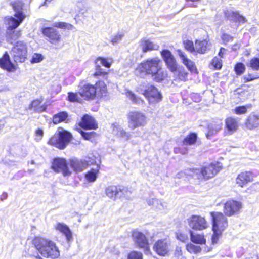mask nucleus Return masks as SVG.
Returning a JSON list of instances; mask_svg holds the SVG:
<instances>
[{"label":"nucleus","mask_w":259,"mask_h":259,"mask_svg":"<svg viewBox=\"0 0 259 259\" xmlns=\"http://www.w3.org/2000/svg\"><path fill=\"white\" fill-rule=\"evenodd\" d=\"M79 87L78 94L85 100H93L96 97L101 98L106 95V85L102 81L97 82L95 85L82 82Z\"/></svg>","instance_id":"1"},{"label":"nucleus","mask_w":259,"mask_h":259,"mask_svg":"<svg viewBox=\"0 0 259 259\" xmlns=\"http://www.w3.org/2000/svg\"><path fill=\"white\" fill-rule=\"evenodd\" d=\"M222 168L221 163H212L201 168L190 169L187 171V174L199 181H205L214 177Z\"/></svg>","instance_id":"2"},{"label":"nucleus","mask_w":259,"mask_h":259,"mask_svg":"<svg viewBox=\"0 0 259 259\" xmlns=\"http://www.w3.org/2000/svg\"><path fill=\"white\" fill-rule=\"evenodd\" d=\"M33 244L44 257L54 259L60 255L58 248L51 241L36 237L33 240Z\"/></svg>","instance_id":"3"},{"label":"nucleus","mask_w":259,"mask_h":259,"mask_svg":"<svg viewBox=\"0 0 259 259\" xmlns=\"http://www.w3.org/2000/svg\"><path fill=\"white\" fill-rule=\"evenodd\" d=\"M15 14L14 16L5 18V22L13 28H17L26 17L23 12L24 4L21 1L16 0L12 4Z\"/></svg>","instance_id":"4"},{"label":"nucleus","mask_w":259,"mask_h":259,"mask_svg":"<svg viewBox=\"0 0 259 259\" xmlns=\"http://www.w3.org/2000/svg\"><path fill=\"white\" fill-rule=\"evenodd\" d=\"M160 62V59L157 58L148 59L139 65L136 70V73L141 77L146 74H154L158 71Z\"/></svg>","instance_id":"5"},{"label":"nucleus","mask_w":259,"mask_h":259,"mask_svg":"<svg viewBox=\"0 0 259 259\" xmlns=\"http://www.w3.org/2000/svg\"><path fill=\"white\" fill-rule=\"evenodd\" d=\"M72 138L69 132L61 128L57 134H55L48 141V144L59 149H64L70 142Z\"/></svg>","instance_id":"6"},{"label":"nucleus","mask_w":259,"mask_h":259,"mask_svg":"<svg viewBox=\"0 0 259 259\" xmlns=\"http://www.w3.org/2000/svg\"><path fill=\"white\" fill-rule=\"evenodd\" d=\"M10 54L16 63H22L27 58V46L23 41L16 42L10 51Z\"/></svg>","instance_id":"7"},{"label":"nucleus","mask_w":259,"mask_h":259,"mask_svg":"<svg viewBox=\"0 0 259 259\" xmlns=\"http://www.w3.org/2000/svg\"><path fill=\"white\" fill-rule=\"evenodd\" d=\"M128 127L132 130L143 127L146 124L145 114L139 111L130 112L127 115Z\"/></svg>","instance_id":"8"},{"label":"nucleus","mask_w":259,"mask_h":259,"mask_svg":"<svg viewBox=\"0 0 259 259\" xmlns=\"http://www.w3.org/2000/svg\"><path fill=\"white\" fill-rule=\"evenodd\" d=\"M210 214L212 220V230L223 232L228 225L227 218L221 212H211Z\"/></svg>","instance_id":"9"},{"label":"nucleus","mask_w":259,"mask_h":259,"mask_svg":"<svg viewBox=\"0 0 259 259\" xmlns=\"http://www.w3.org/2000/svg\"><path fill=\"white\" fill-rule=\"evenodd\" d=\"M51 168L57 173H61L64 177L70 176L71 174L67 162L64 158H55L52 162Z\"/></svg>","instance_id":"10"},{"label":"nucleus","mask_w":259,"mask_h":259,"mask_svg":"<svg viewBox=\"0 0 259 259\" xmlns=\"http://www.w3.org/2000/svg\"><path fill=\"white\" fill-rule=\"evenodd\" d=\"M106 195L110 198L115 199L117 196L128 197L131 192L127 188L121 186H109L105 190Z\"/></svg>","instance_id":"11"},{"label":"nucleus","mask_w":259,"mask_h":259,"mask_svg":"<svg viewBox=\"0 0 259 259\" xmlns=\"http://www.w3.org/2000/svg\"><path fill=\"white\" fill-rule=\"evenodd\" d=\"M140 93L147 99L150 104H154L162 100V95L157 89L153 85H148L144 90Z\"/></svg>","instance_id":"12"},{"label":"nucleus","mask_w":259,"mask_h":259,"mask_svg":"<svg viewBox=\"0 0 259 259\" xmlns=\"http://www.w3.org/2000/svg\"><path fill=\"white\" fill-rule=\"evenodd\" d=\"M190 228L195 230H202L207 227L205 218L197 215H193L187 220Z\"/></svg>","instance_id":"13"},{"label":"nucleus","mask_w":259,"mask_h":259,"mask_svg":"<svg viewBox=\"0 0 259 259\" xmlns=\"http://www.w3.org/2000/svg\"><path fill=\"white\" fill-rule=\"evenodd\" d=\"M170 241L166 239L157 241L153 246V250L156 253L162 256H165L170 250Z\"/></svg>","instance_id":"14"},{"label":"nucleus","mask_w":259,"mask_h":259,"mask_svg":"<svg viewBox=\"0 0 259 259\" xmlns=\"http://www.w3.org/2000/svg\"><path fill=\"white\" fill-rule=\"evenodd\" d=\"M241 202L230 200L227 201L224 206V212L226 215L232 216L238 213L242 208Z\"/></svg>","instance_id":"15"},{"label":"nucleus","mask_w":259,"mask_h":259,"mask_svg":"<svg viewBox=\"0 0 259 259\" xmlns=\"http://www.w3.org/2000/svg\"><path fill=\"white\" fill-rule=\"evenodd\" d=\"M161 55L169 70L172 72H176L179 66L170 51L167 49L163 50L161 52Z\"/></svg>","instance_id":"16"},{"label":"nucleus","mask_w":259,"mask_h":259,"mask_svg":"<svg viewBox=\"0 0 259 259\" xmlns=\"http://www.w3.org/2000/svg\"><path fill=\"white\" fill-rule=\"evenodd\" d=\"M43 35L49 39V41L52 44H56L61 39V35L59 32L53 27H46L42 28Z\"/></svg>","instance_id":"17"},{"label":"nucleus","mask_w":259,"mask_h":259,"mask_svg":"<svg viewBox=\"0 0 259 259\" xmlns=\"http://www.w3.org/2000/svg\"><path fill=\"white\" fill-rule=\"evenodd\" d=\"M132 237L135 243L138 247L145 249H149L148 240L143 233L138 231H134Z\"/></svg>","instance_id":"18"},{"label":"nucleus","mask_w":259,"mask_h":259,"mask_svg":"<svg viewBox=\"0 0 259 259\" xmlns=\"http://www.w3.org/2000/svg\"><path fill=\"white\" fill-rule=\"evenodd\" d=\"M223 122L222 120L213 121L208 125V132L206 134L207 139H210L211 137L215 135L222 128Z\"/></svg>","instance_id":"19"},{"label":"nucleus","mask_w":259,"mask_h":259,"mask_svg":"<svg viewBox=\"0 0 259 259\" xmlns=\"http://www.w3.org/2000/svg\"><path fill=\"white\" fill-rule=\"evenodd\" d=\"M79 125L84 129H96L97 124L94 118L88 114L84 115L79 123Z\"/></svg>","instance_id":"20"},{"label":"nucleus","mask_w":259,"mask_h":259,"mask_svg":"<svg viewBox=\"0 0 259 259\" xmlns=\"http://www.w3.org/2000/svg\"><path fill=\"white\" fill-rule=\"evenodd\" d=\"M140 46L142 52L146 53L153 50H157L159 45L154 43L149 38H144L140 41Z\"/></svg>","instance_id":"21"},{"label":"nucleus","mask_w":259,"mask_h":259,"mask_svg":"<svg viewBox=\"0 0 259 259\" xmlns=\"http://www.w3.org/2000/svg\"><path fill=\"white\" fill-rule=\"evenodd\" d=\"M244 124L246 128L249 130L259 127V114L249 115L245 120Z\"/></svg>","instance_id":"22"},{"label":"nucleus","mask_w":259,"mask_h":259,"mask_svg":"<svg viewBox=\"0 0 259 259\" xmlns=\"http://www.w3.org/2000/svg\"><path fill=\"white\" fill-rule=\"evenodd\" d=\"M253 180L252 174L250 172L245 171L239 174L236 179V184L243 187L248 183Z\"/></svg>","instance_id":"23"},{"label":"nucleus","mask_w":259,"mask_h":259,"mask_svg":"<svg viewBox=\"0 0 259 259\" xmlns=\"http://www.w3.org/2000/svg\"><path fill=\"white\" fill-rule=\"evenodd\" d=\"M177 53L182 63L186 66L189 71L192 72L196 70L195 63L191 60L187 58L184 52L181 50H178Z\"/></svg>","instance_id":"24"},{"label":"nucleus","mask_w":259,"mask_h":259,"mask_svg":"<svg viewBox=\"0 0 259 259\" xmlns=\"http://www.w3.org/2000/svg\"><path fill=\"white\" fill-rule=\"evenodd\" d=\"M0 66L9 71H14L15 70V67L10 61L8 53L6 52L3 57L0 59Z\"/></svg>","instance_id":"25"},{"label":"nucleus","mask_w":259,"mask_h":259,"mask_svg":"<svg viewBox=\"0 0 259 259\" xmlns=\"http://www.w3.org/2000/svg\"><path fill=\"white\" fill-rule=\"evenodd\" d=\"M70 162L71 167L76 172L82 171L89 165V162L76 158L71 159Z\"/></svg>","instance_id":"26"},{"label":"nucleus","mask_w":259,"mask_h":259,"mask_svg":"<svg viewBox=\"0 0 259 259\" xmlns=\"http://www.w3.org/2000/svg\"><path fill=\"white\" fill-rule=\"evenodd\" d=\"M6 23L8 26L6 32V39L9 42L12 44L21 36V32L15 31L14 30L16 28H13L7 23Z\"/></svg>","instance_id":"27"},{"label":"nucleus","mask_w":259,"mask_h":259,"mask_svg":"<svg viewBox=\"0 0 259 259\" xmlns=\"http://www.w3.org/2000/svg\"><path fill=\"white\" fill-rule=\"evenodd\" d=\"M225 126L229 134L235 132L238 127V122L236 119L228 117L225 120Z\"/></svg>","instance_id":"28"},{"label":"nucleus","mask_w":259,"mask_h":259,"mask_svg":"<svg viewBox=\"0 0 259 259\" xmlns=\"http://www.w3.org/2000/svg\"><path fill=\"white\" fill-rule=\"evenodd\" d=\"M173 73L178 80L183 81L187 80L188 73L183 66H179L176 72Z\"/></svg>","instance_id":"29"},{"label":"nucleus","mask_w":259,"mask_h":259,"mask_svg":"<svg viewBox=\"0 0 259 259\" xmlns=\"http://www.w3.org/2000/svg\"><path fill=\"white\" fill-rule=\"evenodd\" d=\"M56 229L65 235L68 241L72 239L71 231L67 225L62 223H58L57 225Z\"/></svg>","instance_id":"30"},{"label":"nucleus","mask_w":259,"mask_h":259,"mask_svg":"<svg viewBox=\"0 0 259 259\" xmlns=\"http://www.w3.org/2000/svg\"><path fill=\"white\" fill-rule=\"evenodd\" d=\"M191 241L196 244H203L206 242L204 236L201 234H195L192 230L189 231Z\"/></svg>","instance_id":"31"},{"label":"nucleus","mask_w":259,"mask_h":259,"mask_svg":"<svg viewBox=\"0 0 259 259\" xmlns=\"http://www.w3.org/2000/svg\"><path fill=\"white\" fill-rule=\"evenodd\" d=\"M208 42L206 40L202 41L196 40L195 51L200 54H204L207 50Z\"/></svg>","instance_id":"32"},{"label":"nucleus","mask_w":259,"mask_h":259,"mask_svg":"<svg viewBox=\"0 0 259 259\" xmlns=\"http://www.w3.org/2000/svg\"><path fill=\"white\" fill-rule=\"evenodd\" d=\"M68 116V113L65 111L60 112L53 116V122L57 124L60 122L64 121Z\"/></svg>","instance_id":"33"},{"label":"nucleus","mask_w":259,"mask_h":259,"mask_svg":"<svg viewBox=\"0 0 259 259\" xmlns=\"http://www.w3.org/2000/svg\"><path fill=\"white\" fill-rule=\"evenodd\" d=\"M40 103L41 101L40 100H34L30 105L29 109L38 112L45 111L46 107L45 105H40Z\"/></svg>","instance_id":"34"},{"label":"nucleus","mask_w":259,"mask_h":259,"mask_svg":"<svg viewBox=\"0 0 259 259\" xmlns=\"http://www.w3.org/2000/svg\"><path fill=\"white\" fill-rule=\"evenodd\" d=\"M99 167L98 166L97 169H92L85 175V178L89 182H94L97 178V174L99 172Z\"/></svg>","instance_id":"35"},{"label":"nucleus","mask_w":259,"mask_h":259,"mask_svg":"<svg viewBox=\"0 0 259 259\" xmlns=\"http://www.w3.org/2000/svg\"><path fill=\"white\" fill-rule=\"evenodd\" d=\"M153 79L157 82H160L164 79L167 76V73L166 71H163L159 66L158 68L157 72H155L154 74H152Z\"/></svg>","instance_id":"36"},{"label":"nucleus","mask_w":259,"mask_h":259,"mask_svg":"<svg viewBox=\"0 0 259 259\" xmlns=\"http://www.w3.org/2000/svg\"><path fill=\"white\" fill-rule=\"evenodd\" d=\"M197 136L195 133H191L188 135L183 141V144L185 146L191 145L195 143Z\"/></svg>","instance_id":"37"},{"label":"nucleus","mask_w":259,"mask_h":259,"mask_svg":"<svg viewBox=\"0 0 259 259\" xmlns=\"http://www.w3.org/2000/svg\"><path fill=\"white\" fill-rule=\"evenodd\" d=\"M126 96L127 98L131 100L134 103L140 104L144 102V101L141 98L137 97L131 91H127L126 92Z\"/></svg>","instance_id":"38"},{"label":"nucleus","mask_w":259,"mask_h":259,"mask_svg":"<svg viewBox=\"0 0 259 259\" xmlns=\"http://www.w3.org/2000/svg\"><path fill=\"white\" fill-rule=\"evenodd\" d=\"M252 105L250 104H246L244 106H240L236 107L234 109V112L236 114H243L247 112V109L250 108Z\"/></svg>","instance_id":"39"},{"label":"nucleus","mask_w":259,"mask_h":259,"mask_svg":"<svg viewBox=\"0 0 259 259\" xmlns=\"http://www.w3.org/2000/svg\"><path fill=\"white\" fill-rule=\"evenodd\" d=\"M186 249L190 253L195 254L200 252L201 250V248L200 246L194 245L192 243L188 244L186 246Z\"/></svg>","instance_id":"40"},{"label":"nucleus","mask_w":259,"mask_h":259,"mask_svg":"<svg viewBox=\"0 0 259 259\" xmlns=\"http://www.w3.org/2000/svg\"><path fill=\"white\" fill-rule=\"evenodd\" d=\"M183 45L185 49L188 51L192 53L195 52V47L194 46L192 41L189 40H184L183 41Z\"/></svg>","instance_id":"41"},{"label":"nucleus","mask_w":259,"mask_h":259,"mask_svg":"<svg viewBox=\"0 0 259 259\" xmlns=\"http://www.w3.org/2000/svg\"><path fill=\"white\" fill-rule=\"evenodd\" d=\"M249 66L254 70H259V57H254L250 59Z\"/></svg>","instance_id":"42"},{"label":"nucleus","mask_w":259,"mask_h":259,"mask_svg":"<svg viewBox=\"0 0 259 259\" xmlns=\"http://www.w3.org/2000/svg\"><path fill=\"white\" fill-rule=\"evenodd\" d=\"M53 26L69 30H71L74 27L72 25L65 22H55L53 23Z\"/></svg>","instance_id":"43"},{"label":"nucleus","mask_w":259,"mask_h":259,"mask_svg":"<svg viewBox=\"0 0 259 259\" xmlns=\"http://www.w3.org/2000/svg\"><path fill=\"white\" fill-rule=\"evenodd\" d=\"M154 203H156L155 207L160 210H164L167 208V204L164 202H162L159 200H151Z\"/></svg>","instance_id":"44"},{"label":"nucleus","mask_w":259,"mask_h":259,"mask_svg":"<svg viewBox=\"0 0 259 259\" xmlns=\"http://www.w3.org/2000/svg\"><path fill=\"white\" fill-rule=\"evenodd\" d=\"M68 99L70 102H79L81 100L78 94L76 93L69 92Z\"/></svg>","instance_id":"45"},{"label":"nucleus","mask_w":259,"mask_h":259,"mask_svg":"<svg viewBox=\"0 0 259 259\" xmlns=\"http://www.w3.org/2000/svg\"><path fill=\"white\" fill-rule=\"evenodd\" d=\"M127 259H143V255L140 252L133 251L128 253Z\"/></svg>","instance_id":"46"},{"label":"nucleus","mask_w":259,"mask_h":259,"mask_svg":"<svg viewBox=\"0 0 259 259\" xmlns=\"http://www.w3.org/2000/svg\"><path fill=\"white\" fill-rule=\"evenodd\" d=\"M234 69L237 75H241L244 73L245 67L242 63H238L235 65Z\"/></svg>","instance_id":"47"},{"label":"nucleus","mask_w":259,"mask_h":259,"mask_svg":"<svg viewBox=\"0 0 259 259\" xmlns=\"http://www.w3.org/2000/svg\"><path fill=\"white\" fill-rule=\"evenodd\" d=\"M100 62V63L103 66L109 68L111 66V62L107 59L99 57L97 58L96 63L98 65V63Z\"/></svg>","instance_id":"48"},{"label":"nucleus","mask_w":259,"mask_h":259,"mask_svg":"<svg viewBox=\"0 0 259 259\" xmlns=\"http://www.w3.org/2000/svg\"><path fill=\"white\" fill-rule=\"evenodd\" d=\"M237 14L238 12H234L231 10H227L225 12V16L227 18V19L234 21H235V19Z\"/></svg>","instance_id":"49"},{"label":"nucleus","mask_w":259,"mask_h":259,"mask_svg":"<svg viewBox=\"0 0 259 259\" xmlns=\"http://www.w3.org/2000/svg\"><path fill=\"white\" fill-rule=\"evenodd\" d=\"M80 134L82 137L85 139L89 140L92 138L94 137L96 135V133L94 132H84L82 131H80Z\"/></svg>","instance_id":"50"},{"label":"nucleus","mask_w":259,"mask_h":259,"mask_svg":"<svg viewBox=\"0 0 259 259\" xmlns=\"http://www.w3.org/2000/svg\"><path fill=\"white\" fill-rule=\"evenodd\" d=\"M123 33H118L115 35L112 39L111 42L113 45H115L119 43L124 36Z\"/></svg>","instance_id":"51"},{"label":"nucleus","mask_w":259,"mask_h":259,"mask_svg":"<svg viewBox=\"0 0 259 259\" xmlns=\"http://www.w3.org/2000/svg\"><path fill=\"white\" fill-rule=\"evenodd\" d=\"M44 59L42 55L40 54H34L31 58L32 63H37L41 62Z\"/></svg>","instance_id":"52"},{"label":"nucleus","mask_w":259,"mask_h":259,"mask_svg":"<svg viewBox=\"0 0 259 259\" xmlns=\"http://www.w3.org/2000/svg\"><path fill=\"white\" fill-rule=\"evenodd\" d=\"M244 82H247L255 79L259 78V73L255 74H249L244 76Z\"/></svg>","instance_id":"53"},{"label":"nucleus","mask_w":259,"mask_h":259,"mask_svg":"<svg viewBox=\"0 0 259 259\" xmlns=\"http://www.w3.org/2000/svg\"><path fill=\"white\" fill-rule=\"evenodd\" d=\"M183 253L182 248L179 246H177L175 248L174 253V259H179L181 258V257H183Z\"/></svg>","instance_id":"54"},{"label":"nucleus","mask_w":259,"mask_h":259,"mask_svg":"<svg viewBox=\"0 0 259 259\" xmlns=\"http://www.w3.org/2000/svg\"><path fill=\"white\" fill-rule=\"evenodd\" d=\"M212 65L217 69H220L222 67L221 60L217 57H214L211 62Z\"/></svg>","instance_id":"55"},{"label":"nucleus","mask_w":259,"mask_h":259,"mask_svg":"<svg viewBox=\"0 0 259 259\" xmlns=\"http://www.w3.org/2000/svg\"><path fill=\"white\" fill-rule=\"evenodd\" d=\"M176 237L177 239L183 242H185L188 240L187 235L181 232H178L176 233Z\"/></svg>","instance_id":"56"},{"label":"nucleus","mask_w":259,"mask_h":259,"mask_svg":"<svg viewBox=\"0 0 259 259\" xmlns=\"http://www.w3.org/2000/svg\"><path fill=\"white\" fill-rule=\"evenodd\" d=\"M213 234L212 236V243L213 244L218 242L219 236L222 234V232H220L218 230H213Z\"/></svg>","instance_id":"57"},{"label":"nucleus","mask_w":259,"mask_h":259,"mask_svg":"<svg viewBox=\"0 0 259 259\" xmlns=\"http://www.w3.org/2000/svg\"><path fill=\"white\" fill-rule=\"evenodd\" d=\"M222 39L224 44H227L233 40V37L227 34H223L222 36Z\"/></svg>","instance_id":"58"},{"label":"nucleus","mask_w":259,"mask_h":259,"mask_svg":"<svg viewBox=\"0 0 259 259\" xmlns=\"http://www.w3.org/2000/svg\"><path fill=\"white\" fill-rule=\"evenodd\" d=\"M174 151L175 153H181L182 154H185L187 152V150L185 148L177 147L174 148Z\"/></svg>","instance_id":"59"},{"label":"nucleus","mask_w":259,"mask_h":259,"mask_svg":"<svg viewBox=\"0 0 259 259\" xmlns=\"http://www.w3.org/2000/svg\"><path fill=\"white\" fill-rule=\"evenodd\" d=\"M234 21L238 22L239 23H244L245 22V18L238 13Z\"/></svg>","instance_id":"60"},{"label":"nucleus","mask_w":259,"mask_h":259,"mask_svg":"<svg viewBox=\"0 0 259 259\" xmlns=\"http://www.w3.org/2000/svg\"><path fill=\"white\" fill-rule=\"evenodd\" d=\"M190 169H189L190 170ZM189 169H187L185 171H181L179 173H178L177 175H176V177L177 178H182L184 175H188V174H187V171H188ZM188 176H190L189 175H188Z\"/></svg>","instance_id":"61"},{"label":"nucleus","mask_w":259,"mask_h":259,"mask_svg":"<svg viewBox=\"0 0 259 259\" xmlns=\"http://www.w3.org/2000/svg\"><path fill=\"white\" fill-rule=\"evenodd\" d=\"M120 135L123 138H125L126 140L129 138V135L125 131L121 130L120 132Z\"/></svg>","instance_id":"62"},{"label":"nucleus","mask_w":259,"mask_h":259,"mask_svg":"<svg viewBox=\"0 0 259 259\" xmlns=\"http://www.w3.org/2000/svg\"><path fill=\"white\" fill-rule=\"evenodd\" d=\"M44 132L41 129H38L36 130L35 132V134L36 136H39L40 137L39 139L41 138V137L43 136Z\"/></svg>","instance_id":"63"},{"label":"nucleus","mask_w":259,"mask_h":259,"mask_svg":"<svg viewBox=\"0 0 259 259\" xmlns=\"http://www.w3.org/2000/svg\"><path fill=\"white\" fill-rule=\"evenodd\" d=\"M227 50L224 48H221L219 52V55L221 58H223V55L225 53Z\"/></svg>","instance_id":"64"}]
</instances>
